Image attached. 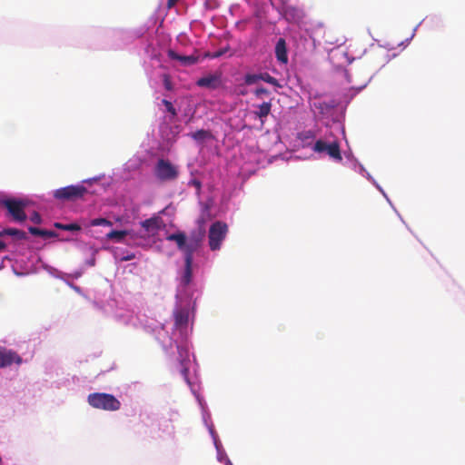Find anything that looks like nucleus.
<instances>
[{"label":"nucleus","instance_id":"f257e3e1","mask_svg":"<svg viewBox=\"0 0 465 465\" xmlns=\"http://www.w3.org/2000/svg\"><path fill=\"white\" fill-rule=\"evenodd\" d=\"M205 229L203 225L191 231L189 236L183 232L167 235L166 240L175 242L178 249L184 253V257L193 258V253L202 246L205 238Z\"/></svg>","mask_w":465,"mask_h":465},{"label":"nucleus","instance_id":"f03ea898","mask_svg":"<svg viewBox=\"0 0 465 465\" xmlns=\"http://www.w3.org/2000/svg\"><path fill=\"white\" fill-rule=\"evenodd\" d=\"M87 402L94 409L115 411L121 408V402L113 394L94 392L88 395Z\"/></svg>","mask_w":465,"mask_h":465},{"label":"nucleus","instance_id":"7ed1b4c3","mask_svg":"<svg viewBox=\"0 0 465 465\" xmlns=\"http://www.w3.org/2000/svg\"><path fill=\"white\" fill-rule=\"evenodd\" d=\"M228 232V226L225 223L217 221L214 222L208 233L209 246L212 251L220 250L223 241L225 239Z\"/></svg>","mask_w":465,"mask_h":465},{"label":"nucleus","instance_id":"20e7f679","mask_svg":"<svg viewBox=\"0 0 465 465\" xmlns=\"http://www.w3.org/2000/svg\"><path fill=\"white\" fill-rule=\"evenodd\" d=\"M154 174L162 182L173 181L178 177L179 170L169 160L159 159L154 167Z\"/></svg>","mask_w":465,"mask_h":465},{"label":"nucleus","instance_id":"39448f33","mask_svg":"<svg viewBox=\"0 0 465 465\" xmlns=\"http://www.w3.org/2000/svg\"><path fill=\"white\" fill-rule=\"evenodd\" d=\"M87 193L83 185H69L54 192V197L62 201H73L82 198Z\"/></svg>","mask_w":465,"mask_h":465},{"label":"nucleus","instance_id":"423d86ee","mask_svg":"<svg viewBox=\"0 0 465 465\" xmlns=\"http://www.w3.org/2000/svg\"><path fill=\"white\" fill-rule=\"evenodd\" d=\"M313 151L319 153H326L331 158L335 161L341 162L342 156L341 153V148L338 142L326 143L322 140H318L313 145Z\"/></svg>","mask_w":465,"mask_h":465},{"label":"nucleus","instance_id":"0eeeda50","mask_svg":"<svg viewBox=\"0 0 465 465\" xmlns=\"http://www.w3.org/2000/svg\"><path fill=\"white\" fill-rule=\"evenodd\" d=\"M3 205L7 209L9 214L15 222L22 223L26 220L25 213V203L15 199H7L3 202Z\"/></svg>","mask_w":465,"mask_h":465},{"label":"nucleus","instance_id":"6e6552de","mask_svg":"<svg viewBox=\"0 0 465 465\" xmlns=\"http://www.w3.org/2000/svg\"><path fill=\"white\" fill-rule=\"evenodd\" d=\"M22 358L14 351L0 347V368H5L13 363L20 365Z\"/></svg>","mask_w":465,"mask_h":465},{"label":"nucleus","instance_id":"1a4fd4ad","mask_svg":"<svg viewBox=\"0 0 465 465\" xmlns=\"http://www.w3.org/2000/svg\"><path fill=\"white\" fill-rule=\"evenodd\" d=\"M142 228L146 233L155 235L164 226L163 220L159 215H153L141 223Z\"/></svg>","mask_w":465,"mask_h":465},{"label":"nucleus","instance_id":"9d476101","mask_svg":"<svg viewBox=\"0 0 465 465\" xmlns=\"http://www.w3.org/2000/svg\"><path fill=\"white\" fill-rule=\"evenodd\" d=\"M168 57L172 60H177L182 63L183 65H193L198 63L199 56L194 54L181 55L173 50L168 51Z\"/></svg>","mask_w":465,"mask_h":465},{"label":"nucleus","instance_id":"9b49d317","mask_svg":"<svg viewBox=\"0 0 465 465\" xmlns=\"http://www.w3.org/2000/svg\"><path fill=\"white\" fill-rule=\"evenodd\" d=\"M303 12L302 9L289 5L284 9V17L292 23H300L303 19Z\"/></svg>","mask_w":465,"mask_h":465},{"label":"nucleus","instance_id":"f8f14e48","mask_svg":"<svg viewBox=\"0 0 465 465\" xmlns=\"http://www.w3.org/2000/svg\"><path fill=\"white\" fill-rule=\"evenodd\" d=\"M220 76L216 74H209L197 80L196 84L200 87L215 89L220 84Z\"/></svg>","mask_w":465,"mask_h":465},{"label":"nucleus","instance_id":"ddd939ff","mask_svg":"<svg viewBox=\"0 0 465 465\" xmlns=\"http://www.w3.org/2000/svg\"><path fill=\"white\" fill-rule=\"evenodd\" d=\"M193 258L184 257V270L181 278V284L187 286L191 283L193 278Z\"/></svg>","mask_w":465,"mask_h":465},{"label":"nucleus","instance_id":"4468645a","mask_svg":"<svg viewBox=\"0 0 465 465\" xmlns=\"http://www.w3.org/2000/svg\"><path fill=\"white\" fill-rule=\"evenodd\" d=\"M255 110L252 114L261 120L262 124H264L265 118L270 114L272 110L271 102H263L261 104L254 105Z\"/></svg>","mask_w":465,"mask_h":465},{"label":"nucleus","instance_id":"2eb2a0df","mask_svg":"<svg viewBox=\"0 0 465 465\" xmlns=\"http://www.w3.org/2000/svg\"><path fill=\"white\" fill-rule=\"evenodd\" d=\"M275 55L279 62L286 64L288 62L286 43L283 38H280L275 46Z\"/></svg>","mask_w":465,"mask_h":465},{"label":"nucleus","instance_id":"dca6fc26","mask_svg":"<svg viewBox=\"0 0 465 465\" xmlns=\"http://www.w3.org/2000/svg\"><path fill=\"white\" fill-rule=\"evenodd\" d=\"M174 322L177 327H183L188 322V312L184 309L176 310L173 313Z\"/></svg>","mask_w":465,"mask_h":465},{"label":"nucleus","instance_id":"f3484780","mask_svg":"<svg viewBox=\"0 0 465 465\" xmlns=\"http://www.w3.org/2000/svg\"><path fill=\"white\" fill-rule=\"evenodd\" d=\"M9 235L15 237L16 240H25L26 233L24 231L15 228H6L0 231V236Z\"/></svg>","mask_w":465,"mask_h":465},{"label":"nucleus","instance_id":"a211bd4d","mask_svg":"<svg viewBox=\"0 0 465 465\" xmlns=\"http://www.w3.org/2000/svg\"><path fill=\"white\" fill-rule=\"evenodd\" d=\"M28 231L31 234L35 236H41L44 238H53L57 236V233L54 231L43 230L32 226L28 228Z\"/></svg>","mask_w":465,"mask_h":465},{"label":"nucleus","instance_id":"6ab92c4d","mask_svg":"<svg viewBox=\"0 0 465 465\" xmlns=\"http://www.w3.org/2000/svg\"><path fill=\"white\" fill-rule=\"evenodd\" d=\"M190 136L196 142H203L206 139L212 138V134L210 131L201 129L194 133H192Z\"/></svg>","mask_w":465,"mask_h":465},{"label":"nucleus","instance_id":"aec40b11","mask_svg":"<svg viewBox=\"0 0 465 465\" xmlns=\"http://www.w3.org/2000/svg\"><path fill=\"white\" fill-rule=\"evenodd\" d=\"M54 226L57 229L70 232H78L81 230V226L76 223L64 224L62 223H54Z\"/></svg>","mask_w":465,"mask_h":465},{"label":"nucleus","instance_id":"412c9836","mask_svg":"<svg viewBox=\"0 0 465 465\" xmlns=\"http://www.w3.org/2000/svg\"><path fill=\"white\" fill-rule=\"evenodd\" d=\"M127 235L126 231H116L113 230L107 233V238L110 240H114L116 242H121Z\"/></svg>","mask_w":465,"mask_h":465},{"label":"nucleus","instance_id":"4be33fe9","mask_svg":"<svg viewBox=\"0 0 465 465\" xmlns=\"http://www.w3.org/2000/svg\"><path fill=\"white\" fill-rule=\"evenodd\" d=\"M259 80H261V74H247L244 76V82L246 84H253L257 83Z\"/></svg>","mask_w":465,"mask_h":465},{"label":"nucleus","instance_id":"5701e85b","mask_svg":"<svg viewBox=\"0 0 465 465\" xmlns=\"http://www.w3.org/2000/svg\"><path fill=\"white\" fill-rule=\"evenodd\" d=\"M90 225L91 226H102V225L111 226L112 223L105 218H96V219H93L90 222Z\"/></svg>","mask_w":465,"mask_h":465},{"label":"nucleus","instance_id":"b1692460","mask_svg":"<svg viewBox=\"0 0 465 465\" xmlns=\"http://www.w3.org/2000/svg\"><path fill=\"white\" fill-rule=\"evenodd\" d=\"M261 80H262L268 84H271L272 85H279L278 80L276 78H274L273 76H272L271 74H269L268 73L261 74Z\"/></svg>","mask_w":465,"mask_h":465},{"label":"nucleus","instance_id":"393cba45","mask_svg":"<svg viewBox=\"0 0 465 465\" xmlns=\"http://www.w3.org/2000/svg\"><path fill=\"white\" fill-rule=\"evenodd\" d=\"M162 102L164 104L167 112H169L173 116H176L177 112H176L175 108L173 107V104L166 99H163Z\"/></svg>","mask_w":465,"mask_h":465},{"label":"nucleus","instance_id":"a878e982","mask_svg":"<svg viewBox=\"0 0 465 465\" xmlns=\"http://www.w3.org/2000/svg\"><path fill=\"white\" fill-rule=\"evenodd\" d=\"M313 106L317 109H319L321 111L322 114H323L325 111H327L328 109H330V106L324 103V102H320V103H314L313 104Z\"/></svg>","mask_w":465,"mask_h":465},{"label":"nucleus","instance_id":"bb28decb","mask_svg":"<svg viewBox=\"0 0 465 465\" xmlns=\"http://www.w3.org/2000/svg\"><path fill=\"white\" fill-rule=\"evenodd\" d=\"M30 220L35 224H40L42 223L41 215L37 212H35L31 215Z\"/></svg>","mask_w":465,"mask_h":465},{"label":"nucleus","instance_id":"cd10ccee","mask_svg":"<svg viewBox=\"0 0 465 465\" xmlns=\"http://www.w3.org/2000/svg\"><path fill=\"white\" fill-rule=\"evenodd\" d=\"M255 95L257 97L261 96L262 94H269V91L266 89V88H263V87H261V88H257L254 92Z\"/></svg>","mask_w":465,"mask_h":465},{"label":"nucleus","instance_id":"c85d7f7f","mask_svg":"<svg viewBox=\"0 0 465 465\" xmlns=\"http://www.w3.org/2000/svg\"><path fill=\"white\" fill-rule=\"evenodd\" d=\"M190 184L194 186L197 190H201L202 183L199 180L193 179L190 182Z\"/></svg>","mask_w":465,"mask_h":465},{"label":"nucleus","instance_id":"c756f323","mask_svg":"<svg viewBox=\"0 0 465 465\" xmlns=\"http://www.w3.org/2000/svg\"><path fill=\"white\" fill-rule=\"evenodd\" d=\"M164 86L167 90H171V88H172L171 82L169 80L168 75H166V74L164 75Z\"/></svg>","mask_w":465,"mask_h":465},{"label":"nucleus","instance_id":"7c9ffc66","mask_svg":"<svg viewBox=\"0 0 465 465\" xmlns=\"http://www.w3.org/2000/svg\"><path fill=\"white\" fill-rule=\"evenodd\" d=\"M135 255L134 253H130V254H127L126 256H124L121 258V261H131L133 259H134Z\"/></svg>","mask_w":465,"mask_h":465},{"label":"nucleus","instance_id":"2f4dec72","mask_svg":"<svg viewBox=\"0 0 465 465\" xmlns=\"http://www.w3.org/2000/svg\"><path fill=\"white\" fill-rule=\"evenodd\" d=\"M179 0H168L167 1V8L168 9H171L172 7H173L176 3L178 2Z\"/></svg>","mask_w":465,"mask_h":465},{"label":"nucleus","instance_id":"473e14b6","mask_svg":"<svg viewBox=\"0 0 465 465\" xmlns=\"http://www.w3.org/2000/svg\"><path fill=\"white\" fill-rule=\"evenodd\" d=\"M182 373L186 378L188 375V369L186 367H183Z\"/></svg>","mask_w":465,"mask_h":465},{"label":"nucleus","instance_id":"72a5a7b5","mask_svg":"<svg viewBox=\"0 0 465 465\" xmlns=\"http://www.w3.org/2000/svg\"><path fill=\"white\" fill-rule=\"evenodd\" d=\"M6 245L4 242L0 241V252L5 250Z\"/></svg>","mask_w":465,"mask_h":465},{"label":"nucleus","instance_id":"f704fd0d","mask_svg":"<svg viewBox=\"0 0 465 465\" xmlns=\"http://www.w3.org/2000/svg\"><path fill=\"white\" fill-rule=\"evenodd\" d=\"M222 54H223L222 52H219V53L215 54L214 57H218V56L222 55Z\"/></svg>","mask_w":465,"mask_h":465}]
</instances>
